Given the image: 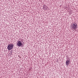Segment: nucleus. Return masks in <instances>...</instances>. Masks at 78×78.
Instances as JSON below:
<instances>
[{
	"label": "nucleus",
	"mask_w": 78,
	"mask_h": 78,
	"mask_svg": "<svg viewBox=\"0 0 78 78\" xmlns=\"http://www.w3.org/2000/svg\"><path fill=\"white\" fill-rule=\"evenodd\" d=\"M14 48V44H9L7 46V49L9 50H11L13 49Z\"/></svg>",
	"instance_id": "f257e3e1"
},
{
	"label": "nucleus",
	"mask_w": 78,
	"mask_h": 78,
	"mask_svg": "<svg viewBox=\"0 0 78 78\" xmlns=\"http://www.w3.org/2000/svg\"><path fill=\"white\" fill-rule=\"evenodd\" d=\"M72 27L74 29V30H75L76 28L77 27V24L76 23H74L72 25Z\"/></svg>",
	"instance_id": "f03ea898"
},
{
	"label": "nucleus",
	"mask_w": 78,
	"mask_h": 78,
	"mask_svg": "<svg viewBox=\"0 0 78 78\" xmlns=\"http://www.w3.org/2000/svg\"><path fill=\"white\" fill-rule=\"evenodd\" d=\"M17 45L18 47H21L23 45V43L20 41H18L17 43Z\"/></svg>",
	"instance_id": "7ed1b4c3"
},
{
	"label": "nucleus",
	"mask_w": 78,
	"mask_h": 78,
	"mask_svg": "<svg viewBox=\"0 0 78 78\" xmlns=\"http://www.w3.org/2000/svg\"><path fill=\"white\" fill-rule=\"evenodd\" d=\"M66 66H69V63H70V61L69 60H67V61L66 60Z\"/></svg>",
	"instance_id": "20e7f679"
}]
</instances>
